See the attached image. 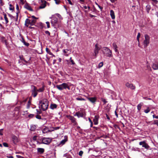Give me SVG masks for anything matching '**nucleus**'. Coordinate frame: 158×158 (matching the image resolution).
<instances>
[{"mask_svg": "<svg viewBox=\"0 0 158 158\" xmlns=\"http://www.w3.org/2000/svg\"><path fill=\"white\" fill-rule=\"evenodd\" d=\"M41 109L43 111L46 110L48 108V101L47 99H44L39 101Z\"/></svg>", "mask_w": 158, "mask_h": 158, "instance_id": "nucleus-1", "label": "nucleus"}, {"mask_svg": "<svg viewBox=\"0 0 158 158\" xmlns=\"http://www.w3.org/2000/svg\"><path fill=\"white\" fill-rule=\"evenodd\" d=\"M103 53L105 54L106 56L110 57L112 56V51L109 49L107 47H105L102 50Z\"/></svg>", "mask_w": 158, "mask_h": 158, "instance_id": "nucleus-2", "label": "nucleus"}, {"mask_svg": "<svg viewBox=\"0 0 158 158\" xmlns=\"http://www.w3.org/2000/svg\"><path fill=\"white\" fill-rule=\"evenodd\" d=\"M56 87L60 90H62L64 89H66L70 90V87L69 85L66 83H63L60 85H57Z\"/></svg>", "mask_w": 158, "mask_h": 158, "instance_id": "nucleus-3", "label": "nucleus"}, {"mask_svg": "<svg viewBox=\"0 0 158 158\" xmlns=\"http://www.w3.org/2000/svg\"><path fill=\"white\" fill-rule=\"evenodd\" d=\"M52 139V138L50 137H43V140H42L43 144L49 145L51 142Z\"/></svg>", "mask_w": 158, "mask_h": 158, "instance_id": "nucleus-4", "label": "nucleus"}, {"mask_svg": "<svg viewBox=\"0 0 158 158\" xmlns=\"http://www.w3.org/2000/svg\"><path fill=\"white\" fill-rule=\"evenodd\" d=\"M145 40L143 42V44L144 48L147 47L149 44L150 37L148 35H144Z\"/></svg>", "mask_w": 158, "mask_h": 158, "instance_id": "nucleus-5", "label": "nucleus"}, {"mask_svg": "<svg viewBox=\"0 0 158 158\" xmlns=\"http://www.w3.org/2000/svg\"><path fill=\"white\" fill-rule=\"evenodd\" d=\"M139 144L140 145L142 146L143 147L147 150L149 149L150 148L149 146L145 140L140 142Z\"/></svg>", "mask_w": 158, "mask_h": 158, "instance_id": "nucleus-6", "label": "nucleus"}, {"mask_svg": "<svg viewBox=\"0 0 158 158\" xmlns=\"http://www.w3.org/2000/svg\"><path fill=\"white\" fill-rule=\"evenodd\" d=\"M31 89L32 95L34 97H35L38 94L37 88L35 86L32 85H31Z\"/></svg>", "mask_w": 158, "mask_h": 158, "instance_id": "nucleus-7", "label": "nucleus"}, {"mask_svg": "<svg viewBox=\"0 0 158 158\" xmlns=\"http://www.w3.org/2000/svg\"><path fill=\"white\" fill-rule=\"evenodd\" d=\"M64 139L62 140L60 143L58 144L57 146H58L61 147L62 146L68 141V139L67 136L65 135L64 137Z\"/></svg>", "mask_w": 158, "mask_h": 158, "instance_id": "nucleus-8", "label": "nucleus"}, {"mask_svg": "<svg viewBox=\"0 0 158 158\" xmlns=\"http://www.w3.org/2000/svg\"><path fill=\"white\" fill-rule=\"evenodd\" d=\"M101 47L100 46L98 45V44H96L95 45V48L94 49V52L96 56L98 53L99 51L101 49Z\"/></svg>", "mask_w": 158, "mask_h": 158, "instance_id": "nucleus-9", "label": "nucleus"}, {"mask_svg": "<svg viewBox=\"0 0 158 158\" xmlns=\"http://www.w3.org/2000/svg\"><path fill=\"white\" fill-rule=\"evenodd\" d=\"M66 117L71 121L72 123H73L75 125L77 124V123L76 122V119L74 117L70 115H67Z\"/></svg>", "mask_w": 158, "mask_h": 158, "instance_id": "nucleus-10", "label": "nucleus"}, {"mask_svg": "<svg viewBox=\"0 0 158 158\" xmlns=\"http://www.w3.org/2000/svg\"><path fill=\"white\" fill-rule=\"evenodd\" d=\"M125 86L127 88H130L131 90H135V87L132 83L127 82L125 84Z\"/></svg>", "mask_w": 158, "mask_h": 158, "instance_id": "nucleus-11", "label": "nucleus"}, {"mask_svg": "<svg viewBox=\"0 0 158 158\" xmlns=\"http://www.w3.org/2000/svg\"><path fill=\"white\" fill-rule=\"evenodd\" d=\"M86 98L89 101L94 104H95L97 99V98L96 97H87Z\"/></svg>", "mask_w": 158, "mask_h": 158, "instance_id": "nucleus-12", "label": "nucleus"}, {"mask_svg": "<svg viewBox=\"0 0 158 158\" xmlns=\"http://www.w3.org/2000/svg\"><path fill=\"white\" fill-rule=\"evenodd\" d=\"M74 116H77L78 118H79L80 117H83L84 116H85V114L84 113L82 112L78 111L75 113V114L74 115Z\"/></svg>", "mask_w": 158, "mask_h": 158, "instance_id": "nucleus-13", "label": "nucleus"}, {"mask_svg": "<svg viewBox=\"0 0 158 158\" xmlns=\"http://www.w3.org/2000/svg\"><path fill=\"white\" fill-rule=\"evenodd\" d=\"M12 140L15 144H16L19 141V139L16 136L13 135L12 137Z\"/></svg>", "mask_w": 158, "mask_h": 158, "instance_id": "nucleus-14", "label": "nucleus"}, {"mask_svg": "<svg viewBox=\"0 0 158 158\" xmlns=\"http://www.w3.org/2000/svg\"><path fill=\"white\" fill-rule=\"evenodd\" d=\"M58 19L56 17H53L51 21V23L52 25L55 27L56 26V25L57 23Z\"/></svg>", "mask_w": 158, "mask_h": 158, "instance_id": "nucleus-15", "label": "nucleus"}, {"mask_svg": "<svg viewBox=\"0 0 158 158\" xmlns=\"http://www.w3.org/2000/svg\"><path fill=\"white\" fill-rule=\"evenodd\" d=\"M99 118V115H95L93 119V122L94 125H97L98 123V120Z\"/></svg>", "mask_w": 158, "mask_h": 158, "instance_id": "nucleus-16", "label": "nucleus"}, {"mask_svg": "<svg viewBox=\"0 0 158 158\" xmlns=\"http://www.w3.org/2000/svg\"><path fill=\"white\" fill-rule=\"evenodd\" d=\"M152 68L155 70L158 69V62L153 63L152 65Z\"/></svg>", "mask_w": 158, "mask_h": 158, "instance_id": "nucleus-17", "label": "nucleus"}, {"mask_svg": "<svg viewBox=\"0 0 158 158\" xmlns=\"http://www.w3.org/2000/svg\"><path fill=\"white\" fill-rule=\"evenodd\" d=\"M42 132L44 133H46L48 132H51V130H49L48 127H45L43 130Z\"/></svg>", "mask_w": 158, "mask_h": 158, "instance_id": "nucleus-18", "label": "nucleus"}, {"mask_svg": "<svg viewBox=\"0 0 158 158\" xmlns=\"http://www.w3.org/2000/svg\"><path fill=\"white\" fill-rule=\"evenodd\" d=\"M112 45H113V48L114 49L115 51L116 52H118V47H117V44H116V43H114Z\"/></svg>", "mask_w": 158, "mask_h": 158, "instance_id": "nucleus-19", "label": "nucleus"}, {"mask_svg": "<svg viewBox=\"0 0 158 158\" xmlns=\"http://www.w3.org/2000/svg\"><path fill=\"white\" fill-rule=\"evenodd\" d=\"M37 151L40 154H42L44 152V148H37Z\"/></svg>", "mask_w": 158, "mask_h": 158, "instance_id": "nucleus-20", "label": "nucleus"}, {"mask_svg": "<svg viewBox=\"0 0 158 158\" xmlns=\"http://www.w3.org/2000/svg\"><path fill=\"white\" fill-rule=\"evenodd\" d=\"M57 107V105L55 103H52L50 106V108L52 110L56 109Z\"/></svg>", "mask_w": 158, "mask_h": 158, "instance_id": "nucleus-21", "label": "nucleus"}, {"mask_svg": "<svg viewBox=\"0 0 158 158\" xmlns=\"http://www.w3.org/2000/svg\"><path fill=\"white\" fill-rule=\"evenodd\" d=\"M24 7L25 8L30 11H32V9L31 8V7L27 3H26Z\"/></svg>", "mask_w": 158, "mask_h": 158, "instance_id": "nucleus-22", "label": "nucleus"}, {"mask_svg": "<svg viewBox=\"0 0 158 158\" xmlns=\"http://www.w3.org/2000/svg\"><path fill=\"white\" fill-rule=\"evenodd\" d=\"M110 15L112 19H114L115 18V16L114 15V11L113 10H110Z\"/></svg>", "mask_w": 158, "mask_h": 158, "instance_id": "nucleus-23", "label": "nucleus"}, {"mask_svg": "<svg viewBox=\"0 0 158 158\" xmlns=\"http://www.w3.org/2000/svg\"><path fill=\"white\" fill-rule=\"evenodd\" d=\"M42 4H41L39 8L40 9H43L46 6V2H41Z\"/></svg>", "mask_w": 158, "mask_h": 158, "instance_id": "nucleus-24", "label": "nucleus"}, {"mask_svg": "<svg viewBox=\"0 0 158 158\" xmlns=\"http://www.w3.org/2000/svg\"><path fill=\"white\" fill-rule=\"evenodd\" d=\"M36 128V127L35 125H31L30 128V130L32 131H35V129Z\"/></svg>", "mask_w": 158, "mask_h": 158, "instance_id": "nucleus-25", "label": "nucleus"}, {"mask_svg": "<svg viewBox=\"0 0 158 158\" xmlns=\"http://www.w3.org/2000/svg\"><path fill=\"white\" fill-rule=\"evenodd\" d=\"M143 103L142 102L140 103L137 106V110L138 111H139L141 109V106L143 105Z\"/></svg>", "mask_w": 158, "mask_h": 158, "instance_id": "nucleus-26", "label": "nucleus"}, {"mask_svg": "<svg viewBox=\"0 0 158 158\" xmlns=\"http://www.w3.org/2000/svg\"><path fill=\"white\" fill-rule=\"evenodd\" d=\"M1 39L2 42L3 43H5L6 46L7 45L6 40L5 39V37L3 36H2L1 37Z\"/></svg>", "mask_w": 158, "mask_h": 158, "instance_id": "nucleus-27", "label": "nucleus"}, {"mask_svg": "<svg viewBox=\"0 0 158 158\" xmlns=\"http://www.w3.org/2000/svg\"><path fill=\"white\" fill-rule=\"evenodd\" d=\"M36 21L35 20L33 19L31 21H30V24L31 26H33L35 25Z\"/></svg>", "mask_w": 158, "mask_h": 158, "instance_id": "nucleus-28", "label": "nucleus"}, {"mask_svg": "<svg viewBox=\"0 0 158 158\" xmlns=\"http://www.w3.org/2000/svg\"><path fill=\"white\" fill-rule=\"evenodd\" d=\"M44 90V86H43V87L39 89H37V91L39 92H43Z\"/></svg>", "mask_w": 158, "mask_h": 158, "instance_id": "nucleus-29", "label": "nucleus"}, {"mask_svg": "<svg viewBox=\"0 0 158 158\" xmlns=\"http://www.w3.org/2000/svg\"><path fill=\"white\" fill-rule=\"evenodd\" d=\"M30 20L28 19H26L25 22V25L27 26H28V25H27V24H30Z\"/></svg>", "mask_w": 158, "mask_h": 158, "instance_id": "nucleus-30", "label": "nucleus"}, {"mask_svg": "<svg viewBox=\"0 0 158 158\" xmlns=\"http://www.w3.org/2000/svg\"><path fill=\"white\" fill-rule=\"evenodd\" d=\"M30 20L28 19H26L25 22V25L27 26H28V25H27V24H30Z\"/></svg>", "mask_w": 158, "mask_h": 158, "instance_id": "nucleus-31", "label": "nucleus"}, {"mask_svg": "<svg viewBox=\"0 0 158 158\" xmlns=\"http://www.w3.org/2000/svg\"><path fill=\"white\" fill-rule=\"evenodd\" d=\"M4 16V18L6 21V23L7 24L8 23V19L6 17V15L5 13H4L3 14Z\"/></svg>", "mask_w": 158, "mask_h": 158, "instance_id": "nucleus-32", "label": "nucleus"}, {"mask_svg": "<svg viewBox=\"0 0 158 158\" xmlns=\"http://www.w3.org/2000/svg\"><path fill=\"white\" fill-rule=\"evenodd\" d=\"M46 51L50 55H52V53L49 50V49L48 48H46Z\"/></svg>", "mask_w": 158, "mask_h": 158, "instance_id": "nucleus-33", "label": "nucleus"}, {"mask_svg": "<svg viewBox=\"0 0 158 158\" xmlns=\"http://www.w3.org/2000/svg\"><path fill=\"white\" fill-rule=\"evenodd\" d=\"M140 36V34L139 32L138 34V35H137V41L139 43V38Z\"/></svg>", "mask_w": 158, "mask_h": 158, "instance_id": "nucleus-34", "label": "nucleus"}, {"mask_svg": "<svg viewBox=\"0 0 158 158\" xmlns=\"http://www.w3.org/2000/svg\"><path fill=\"white\" fill-rule=\"evenodd\" d=\"M60 128V127H52V129H53V130H51V131H53L55 130H57L59 129Z\"/></svg>", "mask_w": 158, "mask_h": 158, "instance_id": "nucleus-35", "label": "nucleus"}, {"mask_svg": "<svg viewBox=\"0 0 158 158\" xmlns=\"http://www.w3.org/2000/svg\"><path fill=\"white\" fill-rule=\"evenodd\" d=\"M76 99L77 100H78V101H85V100L84 98H79V97L77 98H76Z\"/></svg>", "mask_w": 158, "mask_h": 158, "instance_id": "nucleus-36", "label": "nucleus"}, {"mask_svg": "<svg viewBox=\"0 0 158 158\" xmlns=\"http://www.w3.org/2000/svg\"><path fill=\"white\" fill-rule=\"evenodd\" d=\"M150 109H149V107H148L147 109L145 110H144V112L145 113H148V112H149L150 111Z\"/></svg>", "mask_w": 158, "mask_h": 158, "instance_id": "nucleus-37", "label": "nucleus"}, {"mask_svg": "<svg viewBox=\"0 0 158 158\" xmlns=\"http://www.w3.org/2000/svg\"><path fill=\"white\" fill-rule=\"evenodd\" d=\"M152 124L156 125L158 126V120H154L153 121V123Z\"/></svg>", "mask_w": 158, "mask_h": 158, "instance_id": "nucleus-38", "label": "nucleus"}, {"mask_svg": "<svg viewBox=\"0 0 158 158\" xmlns=\"http://www.w3.org/2000/svg\"><path fill=\"white\" fill-rule=\"evenodd\" d=\"M9 10H13L14 9V7L11 4L9 5Z\"/></svg>", "mask_w": 158, "mask_h": 158, "instance_id": "nucleus-39", "label": "nucleus"}, {"mask_svg": "<svg viewBox=\"0 0 158 158\" xmlns=\"http://www.w3.org/2000/svg\"><path fill=\"white\" fill-rule=\"evenodd\" d=\"M146 10H147V12H148V13L149 11L150 10V6H149V5H148V6H146Z\"/></svg>", "mask_w": 158, "mask_h": 158, "instance_id": "nucleus-40", "label": "nucleus"}, {"mask_svg": "<svg viewBox=\"0 0 158 158\" xmlns=\"http://www.w3.org/2000/svg\"><path fill=\"white\" fill-rule=\"evenodd\" d=\"M56 15L60 19H62L63 18L60 14L58 13H57L56 14Z\"/></svg>", "mask_w": 158, "mask_h": 158, "instance_id": "nucleus-41", "label": "nucleus"}, {"mask_svg": "<svg viewBox=\"0 0 158 158\" xmlns=\"http://www.w3.org/2000/svg\"><path fill=\"white\" fill-rule=\"evenodd\" d=\"M103 62H102L99 63L98 64V68H101L102 67L103 65Z\"/></svg>", "mask_w": 158, "mask_h": 158, "instance_id": "nucleus-42", "label": "nucleus"}, {"mask_svg": "<svg viewBox=\"0 0 158 158\" xmlns=\"http://www.w3.org/2000/svg\"><path fill=\"white\" fill-rule=\"evenodd\" d=\"M132 150H133L134 151H139V149L138 148H132Z\"/></svg>", "mask_w": 158, "mask_h": 158, "instance_id": "nucleus-43", "label": "nucleus"}, {"mask_svg": "<svg viewBox=\"0 0 158 158\" xmlns=\"http://www.w3.org/2000/svg\"><path fill=\"white\" fill-rule=\"evenodd\" d=\"M37 136L35 135L33 137L32 139L34 141H36L37 140Z\"/></svg>", "mask_w": 158, "mask_h": 158, "instance_id": "nucleus-44", "label": "nucleus"}, {"mask_svg": "<svg viewBox=\"0 0 158 158\" xmlns=\"http://www.w3.org/2000/svg\"><path fill=\"white\" fill-rule=\"evenodd\" d=\"M37 143L38 144H43L42 141L41 142L40 141L37 139V140H36Z\"/></svg>", "mask_w": 158, "mask_h": 158, "instance_id": "nucleus-45", "label": "nucleus"}, {"mask_svg": "<svg viewBox=\"0 0 158 158\" xmlns=\"http://www.w3.org/2000/svg\"><path fill=\"white\" fill-rule=\"evenodd\" d=\"M36 118L38 119H41V116L38 114L36 115Z\"/></svg>", "mask_w": 158, "mask_h": 158, "instance_id": "nucleus-46", "label": "nucleus"}, {"mask_svg": "<svg viewBox=\"0 0 158 158\" xmlns=\"http://www.w3.org/2000/svg\"><path fill=\"white\" fill-rule=\"evenodd\" d=\"M83 153V152L82 151H80L79 152V155L81 156L82 155V154Z\"/></svg>", "mask_w": 158, "mask_h": 158, "instance_id": "nucleus-47", "label": "nucleus"}, {"mask_svg": "<svg viewBox=\"0 0 158 158\" xmlns=\"http://www.w3.org/2000/svg\"><path fill=\"white\" fill-rule=\"evenodd\" d=\"M55 2L56 3V4H59L60 2V0H54Z\"/></svg>", "mask_w": 158, "mask_h": 158, "instance_id": "nucleus-48", "label": "nucleus"}, {"mask_svg": "<svg viewBox=\"0 0 158 158\" xmlns=\"http://www.w3.org/2000/svg\"><path fill=\"white\" fill-rule=\"evenodd\" d=\"M19 12H16V19L15 21H17L18 19V17L19 16Z\"/></svg>", "mask_w": 158, "mask_h": 158, "instance_id": "nucleus-49", "label": "nucleus"}, {"mask_svg": "<svg viewBox=\"0 0 158 158\" xmlns=\"http://www.w3.org/2000/svg\"><path fill=\"white\" fill-rule=\"evenodd\" d=\"M46 24H47V27L48 28H49L50 27V23L48 22H46Z\"/></svg>", "mask_w": 158, "mask_h": 158, "instance_id": "nucleus-50", "label": "nucleus"}, {"mask_svg": "<svg viewBox=\"0 0 158 158\" xmlns=\"http://www.w3.org/2000/svg\"><path fill=\"white\" fill-rule=\"evenodd\" d=\"M34 114H30L28 115V117L30 118H32L34 117Z\"/></svg>", "mask_w": 158, "mask_h": 158, "instance_id": "nucleus-51", "label": "nucleus"}, {"mask_svg": "<svg viewBox=\"0 0 158 158\" xmlns=\"http://www.w3.org/2000/svg\"><path fill=\"white\" fill-rule=\"evenodd\" d=\"M3 145L5 147H8V144L6 143H3Z\"/></svg>", "mask_w": 158, "mask_h": 158, "instance_id": "nucleus-52", "label": "nucleus"}, {"mask_svg": "<svg viewBox=\"0 0 158 158\" xmlns=\"http://www.w3.org/2000/svg\"><path fill=\"white\" fill-rule=\"evenodd\" d=\"M23 43L24 45L27 46H28L29 45L28 43L26 42H24Z\"/></svg>", "mask_w": 158, "mask_h": 158, "instance_id": "nucleus-53", "label": "nucleus"}, {"mask_svg": "<svg viewBox=\"0 0 158 158\" xmlns=\"http://www.w3.org/2000/svg\"><path fill=\"white\" fill-rule=\"evenodd\" d=\"M23 43L24 45L27 46H28L29 45L28 43L26 42H24Z\"/></svg>", "mask_w": 158, "mask_h": 158, "instance_id": "nucleus-54", "label": "nucleus"}, {"mask_svg": "<svg viewBox=\"0 0 158 158\" xmlns=\"http://www.w3.org/2000/svg\"><path fill=\"white\" fill-rule=\"evenodd\" d=\"M69 51V50L67 49H64L63 50V52L65 54L67 53V51Z\"/></svg>", "mask_w": 158, "mask_h": 158, "instance_id": "nucleus-55", "label": "nucleus"}, {"mask_svg": "<svg viewBox=\"0 0 158 158\" xmlns=\"http://www.w3.org/2000/svg\"><path fill=\"white\" fill-rule=\"evenodd\" d=\"M45 33L46 34L48 35H50V33L48 31H45Z\"/></svg>", "mask_w": 158, "mask_h": 158, "instance_id": "nucleus-56", "label": "nucleus"}, {"mask_svg": "<svg viewBox=\"0 0 158 158\" xmlns=\"http://www.w3.org/2000/svg\"><path fill=\"white\" fill-rule=\"evenodd\" d=\"M4 3L2 2V0H0V5L1 6H3L4 5Z\"/></svg>", "mask_w": 158, "mask_h": 158, "instance_id": "nucleus-57", "label": "nucleus"}, {"mask_svg": "<svg viewBox=\"0 0 158 158\" xmlns=\"http://www.w3.org/2000/svg\"><path fill=\"white\" fill-rule=\"evenodd\" d=\"M98 7L99 8V9H100V10L101 11H102V9H103V7H102V6H100V5H98Z\"/></svg>", "mask_w": 158, "mask_h": 158, "instance_id": "nucleus-58", "label": "nucleus"}, {"mask_svg": "<svg viewBox=\"0 0 158 158\" xmlns=\"http://www.w3.org/2000/svg\"><path fill=\"white\" fill-rule=\"evenodd\" d=\"M67 1H68L69 3L71 5H72L73 4L72 3V2L71 1V0H67Z\"/></svg>", "mask_w": 158, "mask_h": 158, "instance_id": "nucleus-59", "label": "nucleus"}, {"mask_svg": "<svg viewBox=\"0 0 158 158\" xmlns=\"http://www.w3.org/2000/svg\"><path fill=\"white\" fill-rule=\"evenodd\" d=\"M21 41L23 43H24L25 42L24 39L23 38H22L21 40Z\"/></svg>", "mask_w": 158, "mask_h": 158, "instance_id": "nucleus-60", "label": "nucleus"}, {"mask_svg": "<svg viewBox=\"0 0 158 158\" xmlns=\"http://www.w3.org/2000/svg\"><path fill=\"white\" fill-rule=\"evenodd\" d=\"M71 62L72 64L74 65L75 64V62L73 60H71Z\"/></svg>", "mask_w": 158, "mask_h": 158, "instance_id": "nucleus-61", "label": "nucleus"}, {"mask_svg": "<svg viewBox=\"0 0 158 158\" xmlns=\"http://www.w3.org/2000/svg\"><path fill=\"white\" fill-rule=\"evenodd\" d=\"M102 101L105 104H106L107 102L106 101V100L105 99H102Z\"/></svg>", "mask_w": 158, "mask_h": 158, "instance_id": "nucleus-62", "label": "nucleus"}, {"mask_svg": "<svg viewBox=\"0 0 158 158\" xmlns=\"http://www.w3.org/2000/svg\"><path fill=\"white\" fill-rule=\"evenodd\" d=\"M8 15L11 18H14V17L11 15L8 14Z\"/></svg>", "mask_w": 158, "mask_h": 158, "instance_id": "nucleus-63", "label": "nucleus"}, {"mask_svg": "<svg viewBox=\"0 0 158 158\" xmlns=\"http://www.w3.org/2000/svg\"><path fill=\"white\" fill-rule=\"evenodd\" d=\"M17 157L18 158H24V157H23L19 155H17Z\"/></svg>", "mask_w": 158, "mask_h": 158, "instance_id": "nucleus-64", "label": "nucleus"}]
</instances>
